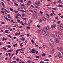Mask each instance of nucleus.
<instances>
[{
    "label": "nucleus",
    "instance_id": "obj_1",
    "mask_svg": "<svg viewBox=\"0 0 63 63\" xmlns=\"http://www.w3.org/2000/svg\"><path fill=\"white\" fill-rule=\"evenodd\" d=\"M42 33L44 36H46V35H47L48 34V32H42Z\"/></svg>",
    "mask_w": 63,
    "mask_h": 63
},
{
    "label": "nucleus",
    "instance_id": "obj_2",
    "mask_svg": "<svg viewBox=\"0 0 63 63\" xmlns=\"http://www.w3.org/2000/svg\"><path fill=\"white\" fill-rule=\"evenodd\" d=\"M58 29L59 30H62V29H63V26L59 27L58 28Z\"/></svg>",
    "mask_w": 63,
    "mask_h": 63
},
{
    "label": "nucleus",
    "instance_id": "obj_3",
    "mask_svg": "<svg viewBox=\"0 0 63 63\" xmlns=\"http://www.w3.org/2000/svg\"><path fill=\"white\" fill-rule=\"evenodd\" d=\"M50 43L51 45H53L54 44V42L53 41V40L52 39H50Z\"/></svg>",
    "mask_w": 63,
    "mask_h": 63
},
{
    "label": "nucleus",
    "instance_id": "obj_4",
    "mask_svg": "<svg viewBox=\"0 0 63 63\" xmlns=\"http://www.w3.org/2000/svg\"><path fill=\"white\" fill-rule=\"evenodd\" d=\"M54 37L55 38H56L58 39H60L59 36L58 35H55L54 36Z\"/></svg>",
    "mask_w": 63,
    "mask_h": 63
},
{
    "label": "nucleus",
    "instance_id": "obj_5",
    "mask_svg": "<svg viewBox=\"0 0 63 63\" xmlns=\"http://www.w3.org/2000/svg\"><path fill=\"white\" fill-rule=\"evenodd\" d=\"M20 6L21 7H22V8H23L24 9H26V6L24 5V4H22L20 5Z\"/></svg>",
    "mask_w": 63,
    "mask_h": 63
},
{
    "label": "nucleus",
    "instance_id": "obj_6",
    "mask_svg": "<svg viewBox=\"0 0 63 63\" xmlns=\"http://www.w3.org/2000/svg\"><path fill=\"white\" fill-rule=\"evenodd\" d=\"M55 39V42L56 43H58V42H59V40L58 39L56 38H55L54 39Z\"/></svg>",
    "mask_w": 63,
    "mask_h": 63
},
{
    "label": "nucleus",
    "instance_id": "obj_7",
    "mask_svg": "<svg viewBox=\"0 0 63 63\" xmlns=\"http://www.w3.org/2000/svg\"><path fill=\"white\" fill-rule=\"evenodd\" d=\"M51 28L53 29V28H55L56 27V25H52L51 26Z\"/></svg>",
    "mask_w": 63,
    "mask_h": 63
},
{
    "label": "nucleus",
    "instance_id": "obj_8",
    "mask_svg": "<svg viewBox=\"0 0 63 63\" xmlns=\"http://www.w3.org/2000/svg\"><path fill=\"white\" fill-rule=\"evenodd\" d=\"M47 30L46 28H43V30L42 31V32H45Z\"/></svg>",
    "mask_w": 63,
    "mask_h": 63
},
{
    "label": "nucleus",
    "instance_id": "obj_9",
    "mask_svg": "<svg viewBox=\"0 0 63 63\" xmlns=\"http://www.w3.org/2000/svg\"><path fill=\"white\" fill-rule=\"evenodd\" d=\"M57 33L59 35H62V33L61 32H60L59 31H57Z\"/></svg>",
    "mask_w": 63,
    "mask_h": 63
},
{
    "label": "nucleus",
    "instance_id": "obj_10",
    "mask_svg": "<svg viewBox=\"0 0 63 63\" xmlns=\"http://www.w3.org/2000/svg\"><path fill=\"white\" fill-rule=\"evenodd\" d=\"M50 53H54V49H53L52 50H51L50 52Z\"/></svg>",
    "mask_w": 63,
    "mask_h": 63
},
{
    "label": "nucleus",
    "instance_id": "obj_11",
    "mask_svg": "<svg viewBox=\"0 0 63 63\" xmlns=\"http://www.w3.org/2000/svg\"><path fill=\"white\" fill-rule=\"evenodd\" d=\"M2 39V41H3L4 40V41H7V38H5V37H3Z\"/></svg>",
    "mask_w": 63,
    "mask_h": 63
},
{
    "label": "nucleus",
    "instance_id": "obj_12",
    "mask_svg": "<svg viewBox=\"0 0 63 63\" xmlns=\"http://www.w3.org/2000/svg\"><path fill=\"white\" fill-rule=\"evenodd\" d=\"M15 7H16L17 6H18V5L16 3H15V4H14Z\"/></svg>",
    "mask_w": 63,
    "mask_h": 63
},
{
    "label": "nucleus",
    "instance_id": "obj_13",
    "mask_svg": "<svg viewBox=\"0 0 63 63\" xmlns=\"http://www.w3.org/2000/svg\"><path fill=\"white\" fill-rule=\"evenodd\" d=\"M57 49L58 50H61V47H58Z\"/></svg>",
    "mask_w": 63,
    "mask_h": 63
},
{
    "label": "nucleus",
    "instance_id": "obj_14",
    "mask_svg": "<svg viewBox=\"0 0 63 63\" xmlns=\"http://www.w3.org/2000/svg\"><path fill=\"white\" fill-rule=\"evenodd\" d=\"M6 47H8V48H10L11 47V46H10V45H7L6 46Z\"/></svg>",
    "mask_w": 63,
    "mask_h": 63
},
{
    "label": "nucleus",
    "instance_id": "obj_15",
    "mask_svg": "<svg viewBox=\"0 0 63 63\" xmlns=\"http://www.w3.org/2000/svg\"><path fill=\"white\" fill-rule=\"evenodd\" d=\"M58 57L59 58H61V57H62V56H61L60 54H59L58 55Z\"/></svg>",
    "mask_w": 63,
    "mask_h": 63
},
{
    "label": "nucleus",
    "instance_id": "obj_16",
    "mask_svg": "<svg viewBox=\"0 0 63 63\" xmlns=\"http://www.w3.org/2000/svg\"><path fill=\"white\" fill-rule=\"evenodd\" d=\"M13 49H11V50H8L7 52H11V51H13Z\"/></svg>",
    "mask_w": 63,
    "mask_h": 63
},
{
    "label": "nucleus",
    "instance_id": "obj_17",
    "mask_svg": "<svg viewBox=\"0 0 63 63\" xmlns=\"http://www.w3.org/2000/svg\"><path fill=\"white\" fill-rule=\"evenodd\" d=\"M40 31H41V30H38L36 31V32L37 33H39L40 32Z\"/></svg>",
    "mask_w": 63,
    "mask_h": 63
},
{
    "label": "nucleus",
    "instance_id": "obj_18",
    "mask_svg": "<svg viewBox=\"0 0 63 63\" xmlns=\"http://www.w3.org/2000/svg\"><path fill=\"white\" fill-rule=\"evenodd\" d=\"M58 7H63V6L62 5H59V6H58Z\"/></svg>",
    "mask_w": 63,
    "mask_h": 63
},
{
    "label": "nucleus",
    "instance_id": "obj_19",
    "mask_svg": "<svg viewBox=\"0 0 63 63\" xmlns=\"http://www.w3.org/2000/svg\"><path fill=\"white\" fill-rule=\"evenodd\" d=\"M22 41H24L25 40V38L23 37H22V39H21Z\"/></svg>",
    "mask_w": 63,
    "mask_h": 63
},
{
    "label": "nucleus",
    "instance_id": "obj_20",
    "mask_svg": "<svg viewBox=\"0 0 63 63\" xmlns=\"http://www.w3.org/2000/svg\"><path fill=\"white\" fill-rule=\"evenodd\" d=\"M36 17V15H33L32 17L33 18V19H35V17Z\"/></svg>",
    "mask_w": 63,
    "mask_h": 63
},
{
    "label": "nucleus",
    "instance_id": "obj_21",
    "mask_svg": "<svg viewBox=\"0 0 63 63\" xmlns=\"http://www.w3.org/2000/svg\"><path fill=\"white\" fill-rule=\"evenodd\" d=\"M42 20L41 19H40L39 20V21L40 23H42Z\"/></svg>",
    "mask_w": 63,
    "mask_h": 63
},
{
    "label": "nucleus",
    "instance_id": "obj_22",
    "mask_svg": "<svg viewBox=\"0 0 63 63\" xmlns=\"http://www.w3.org/2000/svg\"><path fill=\"white\" fill-rule=\"evenodd\" d=\"M8 30H6L5 31V32L6 33H8Z\"/></svg>",
    "mask_w": 63,
    "mask_h": 63
},
{
    "label": "nucleus",
    "instance_id": "obj_23",
    "mask_svg": "<svg viewBox=\"0 0 63 63\" xmlns=\"http://www.w3.org/2000/svg\"><path fill=\"white\" fill-rule=\"evenodd\" d=\"M45 61H49V60L48 59H46L45 60H44Z\"/></svg>",
    "mask_w": 63,
    "mask_h": 63
},
{
    "label": "nucleus",
    "instance_id": "obj_24",
    "mask_svg": "<svg viewBox=\"0 0 63 63\" xmlns=\"http://www.w3.org/2000/svg\"><path fill=\"white\" fill-rule=\"evenodd\" d=\"M19 59H20L17 58L15 60H16V61H19Z\"/></svg>",
    "mask_w": 63,
    "mask_h": 63
},
{
    "label": "nucleus",
    "instance_id": "obj_25",
    "mask_svg": "<svg viewBox=\"0 0 63 63\" xmlns=\"http://www.w3.org/2000/svg\"><path fill=\"white\" fill-rule=\"evenodd\" d=\"M2 49H4L5 50H7V49H6V48L5 47H3L2 48Z\"/></svg>",
    "mask_w": 63,
    "mask_h": 63
},
{
    "label": "nucleus",
    "instance_id": "obj_26",
    "mask_svg": "<svg viewBox=\"0 0 63 63\" xmlns=\"http://www.w3.org/2000/svg\"><path fill=\"white\" fill-rule=\"evenodd\" d=\"M46 29H47H47H48L49 28V27L48 26H47L46 27Z\"/></svg>",
    "mask_w": 63,
    "mask_h": 63
},
{
    "label": "nucleus",
    "instance_id": "obj_27",
    "mask_svg": "<svg viewBox=\"0 0 63 63\" xmlns=\"http://www.w3.org/2000/svg\"><path fill=\"white\" fill-rule=\"evenodd\" d=\"M15 36H18V33H17V32H16V33H15Z\"/></svg>",
    "mask_w": 63,
    "mask_h": 63
},
{
    "label": "nucleus",
    "instance_id": "obj_28",
    "mask_svg": "<svg viewBox=\"0 0 63 63\" xmlns=\"http://www.w3.org/2000/svg\"><path fill=\"white\" fill-rule=\"evenodd\" d=\"M26 29H27L28 30V29H30V28L29 27H27L26 28Z\"/></svg>",
    "mask_w": 63,
    "mask_h": 63
},
{
    "label": "nucleus",
    "instance_id": "obj_29",
    "mask_svg": "<svg viewBox=\"0 0 63 63\" xmlns=\"http://www.w3.org/2000/svg\"><path fill=\"white\" fill-rule=\"evenodd\" d=\"M4 17L6 20H8V19L5 16H4Z\"/></svg>",
    "mask_w": 63,
    "mask_h": 63
},
{
    "label": "nucleus",
    "instance_id": "obj_30",
    "mask_svg": "<svg viewBox=\"0 0 63 63\" xmlns=\"http://www.w3.org/2000/svg\"><path fill=\"white\" fill-rule=\"evenodd\" d=\"M17 15L19 16H21V15H20V14L18 13L17 14Z\"/></svg>",
    "mask_w": 63,
    "mask_h": 63
},
{
    "label": "nucleus",
    "instance_id": "obj_31",
    "mask_svg": "<svg viewBox=\"0 0 63 63\" xmlns=\"http://www.w3.org/2000/svg\"><path fill=\"white\" fill-rule=\"evenodd\" d=\"M31 62V61L30 60L27 61V62L28 63H30V62Z\"/></svg>",
    "mask_w": 63,
    "mask_h": 63
},
{
    "label": "nucleus",
    "instance_id": "obj_32",
    "mask_svg": "<svg viewBox=\"0 0 63 63\" xmlns=\"http://www.w3.org/2000/svg\"><path fill=\"white\" fill-rule=\"evenodd\" d=\"M22 16L23 17H24V16H25V14H22Z\"/></svg>",
    "mask_w": 63,
    "mask_h": 63
},
{
    "label": "nucleus",
    "instance_id": "obj_33",
    "mask_svg": "<svg viewBox=\"0 0 63 63\" xmlns=\"http://www.w3.org/2000/svg\"><path fill=\"white\" fill-rule=\"evenodd\" d=\"M1 4H2V5L3 6H4V3H3V2H1Z\"/></svg>",
    "mask_w": 63,
    "mask_h": 63
},
{
    "label": "nucleus",
    "instance_id": "obj_34",
    "mask_svg": "<svg viewBox=\"0 0 63 63\" xmlns=\"http://www.w3.org/2000/svg\"><path fill=\"white\" fill-rule=\"evenodd\" d=\"M43 20H46V18H45V17H43V19H42Z\"/></svg>",
    "mask_w": 63,
    "mask_h": 63
},
{
    "label": "nucleus",
    "instance_id": "obj_35",
    "mask_svg": "<svg viewBox=\"0 0 63 63\" xmlns=\"http://www.w3.org/2000/svg\"><path fill=\"white\" fill-rule=\"evenodd\" d=\"M9 10H10V11H13V9H12V8H10L9 9Z\"/></svg>",
    "mask_w": 63,
    "mask_h": 63
},
{
    "label": "nucleus",
    "instance_id": "obj_36",
    "mask_svg": "<svg viewBox=\"0 0 63 63\" xmlns=\"http://www.w3.org/2000/svg\"><path fill=\"white\" fill-rule=\"evenodd\" d=\"M13 12L14 13H17L18 12V11H15V10H14L13 11Z\"/></svg>",
    "mask_w": 63,
    "mask_h": 63
},
{
    "label": "nucleus",
    "instance_id": "obj_37",
    "mask_svg": "<svg viewBox=\"0 0 63 63\" xmlns=\"http://www.w3.org/2000/svg\"><path fill=\"white\" fill-rule=\"evenodd\" d=\"M21 12H26V11H24V10H21Z\"/></svg>",
    "mask_w": 63,
    "mask_h": 63
},
{
    "label": "nucleus",
    "instance_id": "obj_38",
    "mask_svg": "<svg viewBox=\"0 0 63 63\" xmlns=\"http://www.w3.org/2000/svg\"><path fill=\"white\" fill-rule=\"evenodd\" d=\"M16 55H17V53H18V51L17 50L16 51Z\"/></svg>",
    "mask_w": 63,
    "mask_h": 63
},
{
    "label": "nucleus",
    "instance_id": "obj_39",
    "mask_svg": "<svg viewBox=\"0 0 63 63\" xmlns=\"http://www.w3.org/2000/svg\"><path fill=\"white\" fill-rule=\"evenodd\" d=\"M52 10H54L55 11H56V9L54 8H52Z\"/></svg>",
    "mask_w": 63,
    "mask_h": 63
},
{
    "label": "nucleus",
    "instance_id": "obj_40",
    "mask_svg": "<svg viewBox=\"0 0 63 63\" xmlns=\"http://www.w3.org/2000/svg\"><path fill=\"white\" fill-rule=\"evenodd\" d=\"M21 24H22V25H23V26H24V24H23V22H21Z\"/></svg>",
    "mask_w": 63,
    "mask_h": 63
},
{
    "label": "nucleus",
    "instance_id": "obj_41",
    "mask_svg": "<svg viewBox=\"0 0 63 63\" xmlns=\"http://www.w3.org/2000/svg\"><path fill=\"white\" fill-rule=\"evenodd\" d=\"M40 62L41 63H44V62L43 61H40Z\"/></svg>",
    "mask_w": 63,
    "mask_h": 63
},
{
    "label": "nucleus",
    "instance_id": "obj_42",
    "mask_svg": "<svg viewBox=\"0 0 63 63\" xmlns=\"http://www.w3.org/2000/svg\"><path fill=\"white\" fill-rule=\"evenodd\" d=\"M46 15L47 16H48L49 17V14H46Z\"/></svg>",
    "mask_w": 63,
    "mask_h": 63
},
{
    "label": "nucleus",
    "instance_id": "obj_43",
    "mask_svg": "<svg viewBox=\"0 0 63 63\" xmlns=\"http://www.w3.org/2000/svg\"><path fill=\"white\" fill-rule=\"evenodd\" d=\"M35 53V51H32V53L33 54L34 53Z\"/></svg>",
    "mask_w": 63,
    "mask_h": 63
},
{
    "label": "nucleus",
    "instance_id": "obj_44",
    "mask_svg": "<svg viewBox=\"0 0 63 63\" xmlns=\"http://www.w3.org/2000/svg\"><path fill=\"white\" fill-rule=\"evenodd\" d=\"M8 37H9V38H12V37H11V36H10V35H8Z\"/></svg>",
    "mask_w": 63,
    "mask_h": 63
},
{
    "label": "nucleus",
    "instance_id": "obj_45",
    "mask_svg": "<svg viewBox=\"0 0 63 63\" xmlns=\"http://www.w3.org/2000/svg\"><path fill=\"white\" fill-rule=\"evenodd\" d=\"M24 24H25V25H28V24H27L26 23H24Z\"/></svg>",
    "mask_w": 63,
    "mask_h": 63
},
{
    "label": "nucleus",
    "instance_id": "obj_46",
    "mask_svg": "<svg viewBox=\"0 0 63 63\" xmlns=\"http://www.w3.org/2000/svg\"><path fill=\"white\" fill-rule=\"evenodd\" d=\"M17 21H18V22H20V21L19 20L17 19Z\"/></svg>",
    "mask_w": 63,
    "mask_h": 63
},
{
    "label": "nucleus",
    "instance_id": "obj_47",
    "mask_svg": "<svg viewBox=\"0 0 63 63\" xmlns=\"http://www.w3.org/2000/svg\"><path fill=\"white\" fill-rule=\"evenodd\" d=\"M32 51H35V49H34L33 48L32 49Z\"/></svg>",
    "mask_w": 63,
    "mask_h": 63
},
{
    "label": "nucleus",
    "instance_id": "obj_48",
    "mask_svg": "<svg viewBox=\"0 0 63 63\" xmlns=\"http://www.w3.org/2000/svg\"><path fill=\"white\" fill-rule=\"evenodd\" d=\"M31 42L32 43H34V40H32Z\"/></svg>",
    "mask_w": 63,
    "mask_h": 63
},
{
    "label": "nucleus",
    "instance_id": "obj_49",
    "mask_svg": "<svg viewBox=\"0 0 63 63\" xmlns=\"http://www.w3.org/2000/svg\"><path fill=\"white\" fill-rule=\"evenodd\" d=\"M22 19H23L24 20H26V18H22Z\"/></svg>",
    "mask_w": 63,
    "mask_h": 63
},
{
    "label": "nucleus",
    "instance_id": "obj_50",
    "mask_svg": "<svg viewBox=\"0 0 63 63\" xmlns=\"http://www.w3.org/2000/svg\"><path fill=\"white\" fill-rule=\"evenodd\" d=\"M22 49H19V50L20 51V50H21L22 51H23L22 50Z\"/></svg>",
    "mask_w": 63,
    "mask_h": 63
},
{
    "label": "nucleus",
    "instance_id": "obj_51",
    "mask_svg": "<svg viewBox=\"0 0 63 63\" xmlns=\"http://www.w3.org/2000/svg\"><path fill=\"white\" fill-rule=\"evenodd\" d=\"M50 15L51 16H53V14L51 13L50 14Z\"/></svg>",
    "mask_w": 63,
    "mask_h": 63
},
{
    "label": "nucleus",
    "instance_id": "obj_52",
    "mask_svg": "<svg viewBox=\"0 0 63 63\" xmlns=\"http://www.w3.org/2000/svg\"><path fill=\"white\" fill-rule=\"evenodd\" d=\"M1 13H3V14H5V11H4L3 12L1 11Z\"/></svg>",
    "mask_w": 63,
    "mask_h": 63
},
{
    "label": "nucleus",
    "instance_id": "obj_53",
    "mask_svg": "<svg viewBox=\"0 0 63 63\" xmlns=\"http://www.w3.org/2000/svg\"><path fill=\"white\" fill-rule=\"evenodd\" d=\"M20 2L21 3H22L23 2V0H21L20 1Z\"/></svg>",
    "mask_w": 63,
    "mask_h": 63
},
{
    "label": "nucleus",
    "instance_id": "obj_54",
    "mask_svg": "<svg viewBox=\"0 0 63 63\" xmlns=\"http://www.w3.org/2000/svg\"><path fill=\"white\" fill-rule=\"evenodd\" d=\"M26 5L27 6H29L30 5L28 3H27Z\"/></svg>",
    "mask_w": 63,
    "mask_h": 63
},
{
    "label": "nucleus",
    "instance_id": "obj_55",
    "mask_svg": "<svg viewBox=\"0 0 63 63\" xmlns=\"http://www.w3.org/2000/svg\"><path fill=\"white\" fill-rule=\"evenodd\" d=\"M36 58H39V57L38 56H36Z\"/></svg>",
    "mask_w": 63,
    "mask_h": 63
},
{
    "label": "nucleus",
    "instance_id": "obj_56",
    "mask_svg": "<svg viewBox=\"0 0 63 63\" xmlns=\"http://www.w3.org/2000/svg\"><path fill=\"white\" fill-rule=\"evenodd\" d=\"M16 62V61H13V62L12 63H15Z\"/></svg>",
    "mask_w": 63,
    "mask_h": 63
},
{
    "label": "nucleus",
    "instance_id": "obj_57",
    "mask_svg": "<svg viewBox=\"0 0 63 63\" xmlns=\"http://www.w3.org/2000/svg\"><path fill=\"white\" fill-rule=\"evenodd\" d=\"M38 3L39 4H40V2L39 1H38Z\"/></svg>",
    "mask_w": 63,
    "mask_h": 63
},
{
    "label": "nucleus",
    "instance_id": "obj_58",
    "mask_svg": "<svg viewBox=\"0 0 63 63\" xmlns=\"http://www.w3.org/2000/svg\"><path fill=\"white\" fill-rule=\"evenodd\" d=\"M15 18H18V17L17 16H16Z\"/></svg>",
    "mask_w": 63,
    "mask_h": 63
},
{
    "label": "nucleus",
    "instance_id": "obj_59",
    "mask_svg": "<svg viewBox=\"0 0 63 63\" xmlns=\"http://www.w3.org/2000/svg\"><path fill=\"white\" fill-rule=\"evenodd\" d=\"M28 2L30 4H31V1H28Z\"/></svg>",
    "mask_w": 63,
    "mask_h": 63
},
{
    "label": "nucleus",
    "instance_id": "obj_60",
    "mask_svg": "<svg viewBox=\"0 0 63 63\" xmlns=\"http://www.w3.org/2000/svg\"><path fill=\"white\" fill-rule=\"evenodd\" d=\"M39 13H40V14H43V12H42V11H40Z\"/></svg>",
    "mask_w": 63,
    "mask_h": 63
},
{
    "label": "nucleus",
    "instance_id": "obj_61",
    "mask_svg": "<svg viewBox=\"0 0 63 63\" xmlns=\"http://www.w3.org/2000/svg\"><path fill=\"white\" fill-rule=\"evenodd\" d=\"M7 2H10V0H6Z\"/></svg>",
    "mask_w": 63,
    "mask_h": 63
},
{
    "label": "nucleus",
    "instance_id": "obj_62",
    "mask_svg": "<svg viewBox=\"0 0 63 63\" xmlns=\"http://www.w3.org/2000/svg\"><path fill=\"white\" fill-rule=\"evenodd\" d=\"M27 37H29V34H27Z\"/></svg>",
    "mask_w": 63,
    "mask_h": 63
},
{
    "label": "nucleus",
    "instance_id": "obj_63",
    "mask_svg": "<svg viewBox=\"0 0 63 63\" xmlns=\"http://www.w3.org/2000/svg\"><path fill=\"white\" fill-rule=\"evenodd\" d=\"M60 21H59L57 22V23H58V24L59 23H60Z\"/></svg>",
    "mask_w": 63,
    "mask_h": 63
},
{
    "label": "nucleus",
    "instance_id": "obj_64",
    "mask_svg": "<svg viewBox=\"0 0 63 63\" xmlns=\"http://www.w3.org/2000/svg\"><path fill=\"white\" fill-rule=\"evenodd\" d=\"M21 9L19 7V9L18 10H19V11H21Z\"/></svg>",
    "mask_w": 63,
    "mask_h": 63
}]
</instances>
